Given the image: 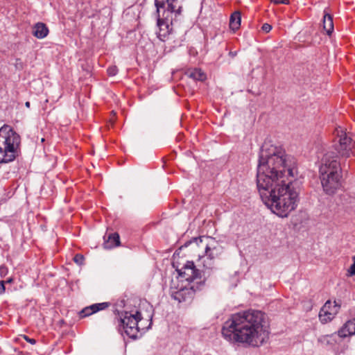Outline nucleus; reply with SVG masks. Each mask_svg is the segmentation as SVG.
<instances>
[{
  "mask_svg": "<svg viewBox=\"0 0 355 355\" xmlns=\"http://www.w3.org/2000/svg\"><path fill=\"white\" fill-rule=\"evenodd\" d=\"M296 175L295 159L281 147L265 142L259 154L257 186L263 202L281 218L297 206L299 193L293 184Z\"/></svg>",
  "mask_w": 355,
  "mask_h": 355,
  "instance_id": "1",
  "label": "nucleus"
},
{
  "mask_svg": "<svg viewBox=\"0 0 355 355\" xmlns=\"http://www.w3.org/2000/svg\"><path fill=\"white\" fill-rule=\"evenodd\" d=\"M221 334L231 343L259 347L269 338V325L266 314L257 310L237 313L225 322Z\"/></svg>",
  "mask_w": 355,
  "mask_h": 355,
  "instance_id": "2",
  "label": "nucleus"
},
{
  "mask_svg": "<svg viewBox=\"0 0 355 355\" xmlns=\"http://www.w3.org/2000/svg\"><path fill=\"white\" fill-rule=\"evenodd\" d=\"M184 0H155L158 38L165 41L173 32V25L182 16Z\"/></svg>",
  "mask_w": 355,
  "mask_h": 355,
  "instance_id": "3",
  "label": "nucleus"
},
{
  "mask_svg": "<svg viewBox=\"0 0 355 355\" xmlns=\"http://www.w3.org/2000/svg\"><path fill=\"white\" fill-rule=\"evenodd\" d=\"M319 178L323 191L329 196L335 194L341 187L342 169L338 156L326 153L319 167Z\"/></svg>",
  "mask_w": 355,
  "mask_h": 355,
  "instance_id": "4",
  "label": "nucleus"
},
{
  "mask_svg": "<svg viewBox=\"0 0 355 355\" xmlns=\"http://www.w3.org/2000/svg\"><path fill=\"white\" fill-rule=\"evenodd\" d=\"M114 324L117 326L118 330L121 334L123 333L130 338L136 339L139 336L141 330L145 327H141L139 322L143 318L139 311H136L135 314L130 312L114 311Z\"/></svg>",
  "mask_w": 355,
  "mask_h": 355,
  "instance_id": "5",
  "label": "nucleus"
},
{
  "mask_svg": "<svg viewBox=\"0 0 355 355\" xmlns=\"http://www.w3.org/2000/svg\"><path fill=\"white\" fill-rule=\"evenodd\" d=\"M20 144L21 137L12 128L5 124L0 128V151L9 162L17 157Z\"/></svg>",
  "mask_w": 355,
  "mask_h": 355,
  "instance_id": "6",
  "label": "nucleus"
},
{
  "mask_svg": "<svg viewBox=\"0 0 355 355\" xmlns=\"http://www.w3.org/2000/svg\"><path fill=\"white\" fill-rule=\"evenodd\" d=\"M334 146L338 153L345 157H349L351 155L355 156V144L351 137H348L341 127L336 128L334 132Z\"/></svg>",
  "mask_w": 355,
  "mask_h": 355,
  "instance_id": "7",
  "label": "nucleus"
},
{
  "mask_svg": "<svg viewBox=\"0 0 355 355\" xmlns=\"http://www.w3.org/2000/svg\"><path fill=\"white\" fill-rule=\"evenodd\" d=\"M197 245L199 243L205 242V257L208 261H204V267L212 269L214 268V260L218 258L223 253V247L214 239L208 236H200L193 238Z\"/></svg>",
  "mask_w": 355,
  "mask_h": 355,
  "instance_id": "8",
  "label": "nucleus"
},
{
  "mask_svg": "<svg viewBox=\"0 0 355 355\" xmlns=\"http://www.w3.org/2000/svg\"><path fill=\"white\" fill-rule=\"evenodd\" d=\"M176 271L181 281H186L188 285H196L199 287L203 282L201 272L196 268L193 261H187L182 268H177Z\"/></svg>",
  "mask_w": 355,
  "mask_h": 355,
  "instance_id": "9",
  "label": "nucleus"
},
{
  "mask_svg": "<svg viewBox=\"0 0 355 355\" xmlns=\"http://www.w3.org/2000/svg\"><path fill=\"white\" fill-rule=\"evenodd\" d=\"M340 305H338L336 301L331 302L328 300L320 311L319 318L320 321L322 323H327L331 321L338 313Z\"/></svg>",
  "mask_w": 355,
  "mask_h": 355,
  "instance_id": "10",
  "label": "nucleus"
},
{
  "mask_svg": "<svg viewBox=\"0 0 355 355\" xmlns=\"http://www.w3.org/2000/svg\"><path fill=\"white\" fill-rule=\"evenodd\" d=\"M198 289V286L196 285H185L176 290L171 291V297L179 302L187 300L191 297L194 291Z\"/></svg>",
  "mask_w": 355,
  "mask_h": 355,
  "instance_id": "11",
  "label": "nucleus"
},
{
  "mask_svg": "<svg viewBox=\"0 0 355 355\" xmlns=\"http://www.w3.org/2000/svg\"><path fill=\"white\" fill-rule=\"evenodd\" d=\"M108 302H102L92 304L89 306L84 308L80 313L79 315L80 318H85L99 311L105 310L109 306Z\"/></svg>",
  "mask_w": 355,
  "mask_h": 355,
  "instance_id": "12",
  "label": "nucleus"
},
{
  "mask_svg": "<svg viewBox=\"0 0 355 355\" xmlns=\"http://www.w3.org/2000/svg\"><path fill=\"white\" fill-rule=\"evenodd\" d=\"M355 335V318L347 320L338 331V336L346 338Z\"/></svg>",
  "mask_w": 355,
  "mask_h": 355,
  "instance_id": "13",
  "label": "nucleus"
},
{
  "mask_svg": "<svg viewBox=\"0 0 355 355\" xmlns=\"http://www.w3.org/2000/svg\"><path fill=\"white\" fill-rule=\"evenodd\" d=\"M48 34L49 28L44 23L38 22L33 28V35L38 39L46 37Z\"/></svg>",
  "mask_w": 355,
  "mask_h": 355,
  "instance_id": "14",
  "label": "nucleus"
},
{
  "mask_svg": "<svg viewBox=\"0 0 355 355\" xmlns=\"http://www.w3.org/2000/svg\"><path fill=\"white\" fill-rule=\"evenodd\" d=\"M104 248L112 249L120 245V238L117 233L111 234L104 242Z\"/></svg>",
  "mask_w": 355,
  "mask_h": 355,
  "instance_id": "15",
  "label": "nucleus"
},
{
  "mask_svg": "<svg viewBox=\"0 0 355 355\" xmlns=\"http://www.w3.org/2000/svg\"><path fill=\"white\" fill-rule=\"evenodd\" d=\"M323 29L328 35L334 31V21L332 16L329 13H324L322 19Z\"/></svg>",
  "mask_w": 355,
  "mask_h": 355,
  "instance_id": "16",
  "label": "nucleus"
},
{
  "mask_svg": "<svg viewBox=\"0 0 355 355\" xmlns=\"http://www.w3.org/2000/svg\"><path fill=\"white\" fill-rule=\"evenodd\" d=\"M241 15L239 11L234 12L230 18V28L234 32L239 29L241 26Z\"/></svg>",
  "mask_w": 355,
  "mask_h": 355,
  "instance_id": "17",
  "label": "nucleus"
},
{
  "mask_svg": "<svg viewBox=\"0 0 355 355\" xmlns=\"http://www.w3.org/2000/svg\"><path fill=\"white\" fill-rule=\"evenodd\" d=\"M189 77L196 80H203L205 78V74L200 69H193L189 72Z\"/></svg>",
  "mask_w": 355,
  "mask_h": 355,
  "instance_id": "18",
  "label": "nucleus"
},
{
  "mask_svg": "<svg viewBox=\"0 0 355 355\" xmlns=\"http://www.w3.org/2000/svg\"><path fill=\"white\" fill-rule=\"evenodd\" d=\"M348 275L355 276V255L352 257V264L347 270Z\"/></svg>",
  "mask_w": 355,
  "mask_h": 355,
  "instance_id": "19",
  "label": "nucleus"
},
{
  "mask_svg": "<svg viewBox=\"0 0 355 355\" xmlns=\"http://www.w3.org/2000/svg\"><path fill=\"white\" fill-rule=\"evenodd\" d=\"M107 72L110 76H115L118 73V68L115 65L110 66L107 69Z\"/></svg>",
  "mask_w": 355,
  "mask_h": 355,
  "instance_id": "20",
  "label": "nucleus"
},
{
  "mask_svg": "<svg viewBox=\"0 0 355 355\" xmlns=\"http://www.w3.org/2000/svg\"><path fill=\"white\" fill-rule=\"evenodd\" d=\"M73 261L79 264V265H81L83 263V261H84V257L80 254H77L75 255L74 258H73Z\"/></svg>",
  "mask_w": 355,
  "mask_h": 355,
  "instance_id": "21",
  "label": "nucleus"
},
{
  "mask_svg": "<svg viewBox=\"0 0 355 355\" xmlns=\"http://www.w3.org/2000/svg\"><path fill=\"white\" fill-rule=\"evenodd\" d=\"M8 272V268L5 265L0 266V276L4 277Z\"/></svg>",
  "mask_w": 355,
  "mask_h": 355,
  "instance_id": "22",
  "label": "nucleus"
},
{
  "mask_svg": "<svg viewBox=\"0 0 355 355\" xmlns=\"http://www.w3.org/2000/svg\"><path fill=\"white\" fill-rule=\"evenodd\" d=\"M262 30L266 32V33H268L271 31L272 29V26L271 25H270L269 24H263V26H262Z\"/></svg>",
  "mask_w": 355,
  "mask_h": 355,
  "instance_id": "23",
  "label": "nucleus"
},
{
  "mask_svg": "<svg viewBox=\"0 0 355 355\" xmlns=\"http://www.w3.org/2000/svg\"><path fill=\"white\" fill-rule=\"evenodd\" d=\"M272 3H274L275 4L282 3L288 5L289 4L290 1L289 0H272Z\"/></svg>",
  "mask_w": 355,
  "mask_h": 355,
  "instance_id": "24",
  "label": "nucleus"
},
{
  "mask_svg": "<svg viewBox=\"0 0 355 355\" xmlns=\"http://www.w3.org/2000/svg\"><path fill=\"white\" fill-rule=\"evenodd\" d=\"M6 288H5V282L4 281H0V295H2L5 293Z\"/></svg>",
  "mask_w": 355,
  "mask_h": 355,
  "instance_id": "25",
  "label": "nucleus"
},
{
  "mask_svg": "<svg viewBox=\"0 0 355 355\" xmlns=\"http://www.w3.org/2000/svg\"><path fill=\"white\" fill-rule=\"evenodd\" d=\"M3 151H0V164L2 163H8L9 161L7 160V159L4 157V155L2 154Z\"/></svg>",
  "mask_w": 355,
  "mask_h": 355,
  "instance_id": "26",
  "label": "nucleus"
},
{
  "mask_svg": "<svg viewBox=\"0 0 355 355\" xmlns=\"http://www.w3.org/2000/svg\"><path fill=\"white\" fill-rule=\"evenodd\" d=\"M24 338L29 343L32 344V345H35L36 343V340L33 338H30L29 337H28L27 336H24Z\"/></svg>",
  "mask_w": 355,
  "mask_h": 355,
  "instance_id": "27",
  "label": "nucleus"
},
{
  "mask_svg": "<svg viewBox=\"0 0 355 355\" xmlns=\"http://www.w3.org/2000/svg\"><path fill=\"white\" fill-rule=\"evenodd\" d=\"M5 282V284H10L13 282V279L12 278H9L7 280L4 281Z\"/></svg>",
  "mask_w": 355,
  "mask_h": 355,
  "instance_id": "28",
  "label": "nucleus"
},
{
  "mask_svg": "<svg viewBox=\"0 0 355 355\" xmlns=\"http://www.w3.org/2000/svg\"><path fill=\"white\" fill-rule=\"evenodd\" d=\"M25 105L26 107L29 108L31 106V103L29 101L26 102Z\"/></svg>",
  "mask_w": 355,
  "mask_h": 355,
  "instance_id": "29",
  "label": "nucleus"
},
{
  "mask_svg": "<svg viewBox=\"0 0 355 355\" xmlns=\"http://www.w3.org/2000/svg\"><path fill=\"white\" fill-rule=\"evenodd\" d=\"M236 52H230V55L232 57L235 56V55H236Z\"/></svg>",
  "mask_w": 355,
  "mask_h": 355,
  "instance_id": "30",
  "label": "nucleus"
},
{
  "mask_svg": "<svg viewBox=\"0 0 355 355\" xmlns=\"http://www.w3.org/2000/svg\"><path fill=\"white\" fill-rule=\"evenodd\" d=\"M271 2H272V0H270Z\"/></svg>",
  "mask_w": 355,
  "mask_h": 355,
  "instance_id": "31",
  "label": "nucleus"
}]
</instances>
